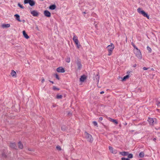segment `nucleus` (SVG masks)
Returning a JSON list of instances; mask_svg holds the SVG:
<instances>
[{
	"mask_svg": "<svg viewBox=\"0 0 160 160\" xmlns=\"http://www.w3.org/2000/svg\"><path fill=\"white\" fill-rule=\"evenodd\" d=\"M114 45L113 43H111L110 45L107 47V48L108 52V55H111L112 53V51L114 48Z\"/></svg>",
	"mask_w": 160,
	"mask_h": 160,
	"instance_id": "nucleus-1",
	"label": "nucleus"
},
{
	"mask_svg": "<svg viewBox=\"0 0 160 160\" xmlns=\"http://www.w3.org/2000/svg\"><path fill=\"white\" fill-rule=\"evenodd\" d=\"M85 138L87 139V141L90 142H92L93 138L92 135L90 134L85 132L84 133Z\"/></svg>",
	"mask_w": 160,
	"mask_h": 160,
	"instance_id": "nucleus-2",
	"label": "nucleus"
},
{
	"mask_svg": "<svg viewBox=\"0 0 160 160\" xmlns=\"http://www.w3.org/2000/svg\"><path fill=\"white\" fill-rule=\"evenodd\" d=\"M138 12L140 14H142L143 16L144 17H146L148 19H149V17L144 11L142 10L140 8H138L137 9Z\"/></svg>",
	"mask_w": 160,
	"mask_h": 160,
	"instance_id": "nucleus-3",
	"label": "nucleus"
},
{
	"mask_svg": "<svg viewBox=\"0 0 160 160\" xmlns=\"http://www.w3.org/2000/svg\"><path fill=\"white\" fill-rule=\"evenodd\" d=\"M134 52L136 56L139 59H141L142 56L140 50L138 48H137L136 49H134Z\"/></svg>",
	"mask_w": 160,
	"mask_h": 160,
	"instance_id": "nucleus-4",
	"label": "nucleus"
},
{
	"mask_svg": "<svg viewBox=\"0 0 160 160\" xmlns=\"http://www.w3.org/2000/svg\"><path fill=\"white\" fill-rule=\"evenodd\" d=\"M73 34L74 35L72 39L74 41L76 45H78V43H79V41L78 39V37L75 35V34L74 33H73Z\"/></svg>",
	"mask_w": 160,
	"mask_h": 160,
	"instance_id": "nucleus-5",
	"label": "nucleus"
},
{
	"mask_svg": "<svg viewBox=\"0 0 160 160\" xmlns=\"http://www.w3.org/2000/svg\"><path fill=\"white\" fill-rule=\"evenodd\" d=\"M57 71L59 73H64L65 72L64 68L61 67L58 68L57 69Z\"/></svg>",
	"mask_w": 160,
	"mask_h": 160,
	"instance_id": "nucleus-6",
	"label": "nucleus"
},
{
	"mask_svg": "<svg viewBox=\"0 0 160 160\" xmlns=\"http://www.w3.org/2000/svg\"><path fill=\"white\" fill-rule=\"evenodd\" d=\"M109 149L111 152L113 154H116L117 153V151L116 149H114L112 147L109 146Z\"/></svg>",
	"mask_w": 160,
	"mask_h": 160,
	"instance_id": "nucleus-7",
	"label": "nucleus"
},
{
	"mask_svg": "<svg viewBox=\"0 0 160 160\" xmlns=\"http://www.w3.org/2000/svg\"><path fill=\"white\" fill-rule=\"evenodd\" d=\"M44 15L47 17H50L51 14L50 12L48 10H45L44 12Z\"/></svg>",
	"mask_w": 160,
	"mask_h": 160,
	"instance_id": "nucleus-8",
	"label": "nucleus"
},
{
	"mask_svg": "<svg viewBox=\"0 0 160 160\" xmlns=\"http://www.w3.org/2000/svg\"><path fill=\"white\" fill-rule=\"evenodd\" d=\"M77 65L78 66L77 70H80L82 67L81 62L79 61H78L77 62Z\"/></svg>",
	"mask_w": 160,
	"mask_h": 160,
	"instance_id": "nucleus-9",
	"label": "nucleus"
},
{
	"mask_svg": "<svg viewBox=\"0 0 160 160\" xmlns=\"http://www.w3.org/2000/svg\"><path fill=\"white\" fill-rule=\"evenodd\" d=\"M31 14L33 16H37L38 15V13L35 10H33L31 12Z\"/></svg>",
	"mask_w": 160,
	"mask_h": 160,
	"instance_id": "nucleus-10",
	"label": "nucleus"
},
{
	"mask_svg": "<svg viewBox=\"0 0 160 160\" xmlns=\"http://www.w3.org/2000/svg\"><path fill=\"white\" fill-rule=\"evenodd\" d=\"M87 78V77L85 75H83L81 76L80 78V80L81 82H83Z\"/></svg>",
	"mask_w": 160,
	"mask_h": 160,
	"instance_id": "nucleus-11",
	"label": "nucleus"
},
{
	"mask_svg": "<svg viewBox=\"0 0 160 160\" xmlns=\"http://www.w3.org/2000/svg\"><path fill=\"white\" fill-rule=\"evenodd\" d=\"M11 75L12 77H16L17 74L16 72L13 70H12L11 72Z\"/></svg>",
	"mask_w": 160,
	"mask_h": 160,
	"instance_id": "nucleus-12",
	"label": "nucleus"
},
{
	"mask_svg": "<svg viewBox=\"0 0 160 160\" xmlns=\"http://www.w3.org/2000/svg\"><path fill=\"white\" fill-rule=\"evenodd\" d=\"M148 121L149 124L151 125H152L154 122V120L153 118H148Z\"/></svg>",
	"mask_w": 160,
	"mask_h": 160,
	"instance_id": "nucleus-13",
	"label": "nucleus"
},
{
	"mask_svg": "<svg viewBox=\"0 0 160 160\" xmlns=\"http://www.w3.org/2000/svg\"><path fill=\"white\" fill-rule=\"evenodd\" d=\"M23 34L24 37L26 39H28L29 38V37L27 35L25 31H23L22 32Z\"/></svg>",
	"mask_w": 160,
	"mask_h": 160,
	"instance_id": "nucleus-14",
	"label": "nucleus"
},
{
	"mask_svg": "<svg viewBox=\"0 0 160 160\" xmlns=\"http://www.w3.org/2000/svg\"><path fill=\"white\" fill-rule=\"evenodd\" d=\"M120 154L122 156H127L128 154V152H120Z\"/></svg>",
	"mask_w": 160,
	"mask_h": 160,
	"instance_id": "nucleus-15",
	"label": "nucleus"
},
{
	"mask_svg": "<svg viewBox=\"0 0 160 160\" xmlns=\"http://www.w3.org/2000/svg\"><path fill=\"white\" fill-rule=\"evenodd\" d=\"M14 16L16 17V18L17 20L19 22H21L20 20V16L17 14H16L14 15Z\"/></svg>",
	"mask_w": 160,
	"mask_h": 160,
	"instance_id": "nucleus-16",
	"label": "nucleus"
},
{
	"mask_svg": "<svg viewBox=\"0 0 160 160\" xmlns=\"http://www.w3.org/2000/svg\"><path fill=\"white\" fill-rule=\"evenodd\" d=\"M2 27L3 28H9L10 27V24H3L2 25Z\"/></svg>",
	"mask_w": 160,
	"mask_h": 160,
	"instance_id": "nucleus-17",
	"label": "nucleus"
},
{
	"mask_svg": "<svg viewBox=\"0 0 160 160\" xmlns=\"http://www.w3.org/2000/svg\"><path fill=\"white\" fill-rule=\"evenodd\" d=\"M10 147L13 148H15L16 145L15 143H10Z\"/></svg>",
	"mask_w": 160,
	"mask_h": 160,
	"instance_id": "nucleus-18",
	"label": "nucleus"
},
{
	"mask_svg": "<svg viewBox=\"0 0 160 160\" xmlns=\"http://www.w3.org/2000/svg\"><path fill=\"white\" fill-rule=\"evenodd\" d=\"M56 8V6L55 5H52L50 6L49 7V8L51 10H54Z\"/></svg>",
	"mask_w": 160,
	"mask_h": 160,
	"instance_id": "nucleus-19",
	"label": "nucleus"
},
{
	"mask_svg": "<svg viewBox=\"0 0 160 160\" xmlns=\"http://www.w3.org/2000/svg\"><path fill=\"white\" fill-rule=\"evenodd\" d=\"M18 147L20 149H22L23 148V145L21 142H19L18 143Z\"/></svg>",
	"mask_w": 160,
	"mask_h": 160,
	"instance_id": "nucleus-20",
	"label": "nucleus"
},
{
	"mask_svg": "<svg viewBox=\"0 0 160 160\" xmlns=\"http://www.w3.org/2000/svg\"><path fill=\"white\" fill-rule=\"evenodd\" d=\"M30 5L32 6H34L35 5V2L32 0H30L29 3Z\"/></svg>",
	"mask_w": 160,
	"mask_h": 160,
	"instance_id": "nucleus-21",
	"label": "nucleus"
},
{
	"mask_svg": "<svg viewBox=\"0 0 160 160\" xmlns=\"http://www.w3.org/2000/svg\"><path fill=\"white\" fill-rule=\"evenodd\" d=\"M139 155L140 157L142 158L144 156V153L143 152H141L139 153Z\"/></svg>",
	"mask_w": 160,
	"mask_h": 160,
	"instance_id": "nucleus-22",
	"label": "nucleus"
},
{
	"mask_svg": "<svg viewBox=\"0 0 160 160\" xmlns=\"http://www.w3.org/2000/svg\"><path fill=\"white\" fill-rule=\"evenodd\" d=\"M129 77V75H127L125 76L122 79V81H125L127 79H128Z\"/></svg>",
	"mask_w": 160,
	"mask_h": 160,
	"instance_id": "nucleus-23",
	"label": "nucleus"
},
{
	"mask_svg": "<svg viewBox=\"0 0 160 160\" xmlns=\"http://www.w3.org/2000/svg\"><path fill=\"white\" fill-rule=\"evenodd\" d=\"M62 98V95H57V98L58 99H61Z\"/></svg>",
	"mask_w": 160,
	"mask_h": 160,
	"instance_id": "nucleus-24",
	"label": "nucleus"
},
{
	"mask_svg": "<svg viewBox=\"0 0 160 160\" xmlns=\"http://www.w3.org/2000/svg\"><path fill=\"white\" fill-rule=\"evenodd\" d=\"M128 158H132L133 157V155L132 154H129L128 155Z\"/></svg>",
	"mask_w": 160,
	"mask_h": 160,
	"instance_id": "nucleus-25",
	"label": "nucleus"
},
{
	"mask_svg": "<svg viewBox=\"0 0 160 160\" xmlns=\"http://www.w3.org/2000/svg\"><path fill=\"white\" fill-rule=\"evenodd\" d=\"M92 123L94 126H96L97 127H98L97 123L96 121L93 122Z\"/></svg>",
	"mask_w": 160,
	"mask_h": 160,
	"instance_id": "nucleus-26",
	"label": "nucleus"
},
{
	"mask_svg": "<svg viewBox=\"0 0 160 160\" xmlns=\"http://www.w3.org/2000/svg\"><path fill=\"white\" fill-rule=\"evenodd\" d=\"M18 6L21 8L23 9L24 8V7L22 5H21L20 3H18Z\"/></svg>",
	"mask_w": 160,
	"mask_h": 160,
	"instance_id": "nucleus-27",
	"label": "nucleus"
},
{
	"mask_svg": "<svg viewBox=\"0 0 160 160\" xmlns=\"http://www.w3.org/2000/svg\"><path fill=\"white\" fill-rule=\"evenodd\" d=\"M30 0H24V3L25 4H26L27 3H29Z\"/></svg>",
	"mask_w": 160,
	"mask_h": 160,
	"instance_id": "nucleus-28",
	"label": "nucleus"
},
{
	"mask_svg": "<svg viewBox=\"0 0 160 160\" xmlns=\"http://www.w3.org/2000/svg\"><path fill=\"white\" fill-rule=\"evenodd\" d=\"M70 61V58H67L66 59V62H69Z\"/></svg>",
	"mask_w": 160,
	"mask_h": 160,
	"instance_id": "nucleus-29",
	"label": "nucleus"
},
{
	"mask_svg": "<svg viewBox=\"0 0 160 160\" xmlns=\"http://www.w3.org/2000/svg\"><path fill=\"white\" fill-rule=\"evenodd\" d=\"M56 148L57 150H58L59 151H61V148L60 146H57L56 147Z\"/></svg>",
	"mask_w": 160,
	"mask_h": 160,
	"instance_id": "nucleus-30",
	"label": "nucleus"
},
{
	"mask_svg": "<svg viewBox=\"0 0 160 160\" xmlns=\"http://www.w3.org/2000/svg\"><path fill=\"white\" fill-rule=\"evenodd\" d=\"M112 122L116 124H117L118 123V121L115 119H114Z\"/></svg>",
	"mask_w": 160,
	"mask_h": 160,
	"instance_id": "nucleus-31",
	"label": "nucleus"
},
{
	"mask_svg": "<svg viewBox=\"0 0 160 160\" xmlns=\"http://www.w3.org/2000/svg\"><path fill=\"white\" fill-rule=\"evenodd\" d=\"M122 160H129V158H121Z\"/></svg>",
	"mask_w": 160,
	"mask_h": 160,
	"instance_id": "nucleus-32",
	"label": "nucleus"
},
{
	"mask_svg": "<svg viewBox=\"0 0 160 160\" xmlns=\"http://www.w3.org/2000/svg\"><path fill=\"white\" fill-rule=\"evenodd\" d=\"M55 76L56 78L58 80H59V79H60L59 78L58 75L57 74H55Z\"/></svg>",
	"mask_w": 160,
	"mask_h": 160,
	"instance_id": "nucleus-33",
	"label": "nucleus"
},
{
	"mask_svg": "<svg viewBox=\"0 0 160 160\" xmlns=\"http://www.w3.org/2000/svg\"><path fill=\"white\" fill-rule=\"evenodd\" d=\"M132 45L134 48V49H136L137 48H138L134 44L132 43Z\"/></svg>",
	"mask_w": 160,
	"mask_h": 160,
	"instance_id": "nucleus-34",
	"label": "nucleus"
},
{
	"mask_svg": "<svg viewBox=\"0 0 160 160\" xmlns=\"http://www.w3.org/2000/svg\"><path fill=\"white\" fill-rule=\"evenodd\" d=\"M157 105L158 106H160V102L159 101H157Z\"/></svg>",
	"mask_w": 160,
	"mask_h": 160,
	"instance_id": "nucleus-35",
	"label": "nucleus"
},
{
	"mask_svg": "<svg viewBox=\"0 0 160 160\" xmlns=\"http://www.w3.org/2000/svg\"><path fill=\"white\" fill-rule=\"evenodd\" d=\"M45 81V80L44 78H42L41 79V82L42 83H43Z\"/></svg>",
	"mask_w": 160,
	"mask_h": 160,
	"instance_id": "nucleus-36",
	"label": "nucleus"
},
{
	"mask_svg": "<svg viewBox=\"0 0 160 160\" xmlns=\"http://www.w3.org/2000/svg\"><path fill=\"white\" fill-rule=\"evenodd\" d=\"M147 49L150 52L151 51V48L149 47H147Z\"/></svg>",
	"mask_w": 160,
	"mask_h": 160,
	"instance_id": "nucleus-37",
	"label": "nucleus"
},
{
	"mask_svg": "<svg viewBox=\"0 0 160 160\" xmlns=\"http://www.w3.org/2000/svg\"><path fill=\"white\" fill-rule=\"evenodd\" d=\"M53 89L54 90H59V89L58 88H57L55 86H54L53 87Z\"/></svg>",
	"mask_w": 160,
	"mask_h": 160,
	"instance_id": "nucleus-38",
	"label": "nucleus"
},
{
	"mask_svg": "<svg viewBox=\"0 0 160 160\" xmlns=\"http://www.w3.org/2000/svg\"><path fill=\"white\" fill-rule=\"evenodd\" d=\"M148 69V68L146 67H143V69L144 70H147Z\"/></svg>",
	"mask_w": 160,
	"mask_h": 160,
	"instance_id": "nucleus-39",
	"label": "nucleus"
},
{
	"mask_svg": "<svg viewBox=\"0 0 160 160\" xmlns=\"http://www.w3.org/2000/svg\"><path fill=\"white\" fill-rule=\"evenodd\" d=\"M114 119L112 118H110L109 121L111 122H113V121L114 120Z\"/></svg>",
	"mask_w": 160,
	"mask_h": 160,
	"instance_id": "nucleus-40",
	"label": "nucleus"
},
{
	"mask_svg": "<svg viewBox=\"0 0 160 160\" xmlns=\"http://www.w3.org/2000/svg\"><path fill=\"white\" fill-rule=\"evenodd\" d=\"M114 119L112 118H110L109 121L111 122H113V121L114 120Z\"/></svg>",
	"mask_w": 160,
	"mask_h": 160,
	"instance_id": "nucleus-41",
	"label": "nucleus"
},
{
	"mask_svg": "<svg viewBox=\"0 0 160 160\" xmlns=\"http://www.w3.org/2000/svg\"><path fill=\"white\" fill-rule=\"evenodd\" d=\"M77 46V47H78V48H79L80 47V44H78V45H76Z\"/></svg>",
	"mask_w": 160,
	"mask_h": 160,
	"instance_id": "nucleus-42",
	"label": "nucleus"
},
{
	"mask_svg": "<svg viewBox=\"0 0 160 160\" xmlns=\"http://www.w3.org/2000/svg\"><path fill=\"white\" fill-rule=\"evenodd\" d=\"M137 66V64H134L133 66V67H134V68H135Z\"/></svg>",
	"mask_w": 160,
	"mask_h": 160,
	"instance_id": "nucleus-43",
	"label": "nucleus"
},
{
	"mask_svg": "<svg viewBox=\"0 0 160 160\" xmlns=\"http://www.w3.org/2000/svg\"><path fill=\"white\" fill-rule=\"evenodd\" d=\"M49 82H51L53 84L54 83L53 82V81H51L49 80Z\"/></svg>",
	"mask_w": 160,
	"mask_h": 160,
	"instance_id": "nucleus-44",
	"label": "nucleus"
},
{
	"mask_svg": "<svg viewBox=\"0 0 160 160\" xmlns=\"http://www.w3.org/2000/svg\"><path fill=\"white\" fill-rule=\"evenodd\" d=\"M104 93V92L103 91L101 92V94H103Z\"/></svg>",
	"mask_w": 160,
	"mask_h": 160,
	"instance_id": "nucleus-45",
	"label": "nucleus"
},
{
	"mask_svg": "<svg viewBox=\"0 0 160 160\" xmlns=\"http://www.w3.org/2000/svg\"><path fill=\"white\" fill-rule=\"evenodd\" d=\"M53 107H56V105L54 104L52 105Z\"/></svg>",
	"mask_w": 160,
	"mask_h": 160,
	"instance_id": "nucleus-46",
	"label": "nucleus"
},
{
	"mask_svg": "<svg viewBox=\"0 0 160 160\" xmlns=\"http://www.w3.org/2000/svg\"><path fill=\"white\" fill-rule=\"evenodd\" d=\"M102 118H101V119H100L101 120H102Z\"/></svg>",
	"mask_w": 160,
	"mask_h": 160,
	"instance_id": "nucleus-47",
	"label": "nucleus"
},
{
	"mask_svg": "<svg viewBox=\"0 0 160 160\" xmlns=\"http://www.w3.org/2000/svg\"><path fill=\"white\" fill-rule=\"evenodd\" d=\"M83 13H84V14H85V13H86V12H84Z\"/></svg>",
	"mask_w": 160,
	"mask_h": 160,
	"instance_id": "nucleus-48",
	"label": "nucleus"
},
{
	"mask_svg": "<svg viewBox=\"0 0 160 160\" xmlns=\"http://www.w3.org/2000/svg\"><path fill=\"white\" fill-rule=\"evenodd\" d=\"M98 82H99V80L98 81Z\"/></svg>",
	"mask_w": 160,
	"mask_h": 160,
	"instance_id": "nucleus-49",
	"label": "nucleus"
},
{
	"mask_svg": "<svg viewBox=\"0 0 160 160\" xmlns=\"http://www.w3.org/2000/svg\"><path fill=\"white\" fill-rule=\"evenodd\" d=\"M156 140V139L155 138H154V140Z\"/></svg>",
	"mask_w": 160,
	"mask_h": 160,
	"instance_id": "nucleus-50",
	"label": "nucleus"
},
{
	"mask_svg": "<svg viewBox=\"0 0 160 160\" xmlns=\"http://www.w3.org/2000/svg\"><path fill=\"white\" fill-rule=\"evenodd\" d=\"M42 0V1H43L44 0Z\"/></svg>",
	"mask_w": 160,
	"mask_h": 160,
	"instance_id": "nucleus-51",
	"label": "nucleus"
}]
</instances>
